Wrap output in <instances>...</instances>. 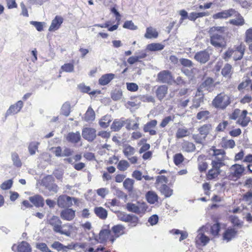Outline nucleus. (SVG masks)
<instances>
[{"label": "nucleus", "instance_id": "1", "mask_svg": "<svg viewBox=\"0 0 252 252\" xmlns=\"http://www.w3.org/2000/svg\"><path fill=\"white\" fill-rule=\"evenodd\" d=\"M212 168L209 170L208 178L210 180L213 179L218 177L221 172L220 168L225 165V152L222 149H212Z\"/></svg>", "mask_w": 252, "mask_h": 252}, {"label": "nucleus", "instance_id": "2", "mask_svg": "<svg viewBox=\"0 0 252 252\" xmlns=\"http://www.w3.org/2000/svg\"><path fill=\"white\" fill-rule=\"evenodd\" d=\"M227 29L225 27H213L209 31L211 44L216 48H222L226 45V40L223 33Z\"/></svg>", "mask_w": 252, "mask_h": 252}, {"label": "nucleus", "instance_id": "3", "mask_svg": "<svg viewBox=\"0 0 252 252\" xmlns=\"http://www.w3.org/2000/svg\"><path fill=\"white\" fill-rule=\"evenodd\" d=\"M48 223L52 227L53 231L57 233L70 236L71 235L70 229L72 226L68 223L62 224V221L59 217L53 216L47 220Z\"/></svg>", "mask_w": 252, "mask_h": 252}, {"label": "nucleus", "instance_id": "4", "mask_svg": "<svg viewBox=\"0 0 252 252\" xmlns=\"http://www.w3.org/2000/svg\"><path fill=\"white\" fill-rule=\"evenodd\" d=\"M209 231V227L208 225H203L200 227L197 231V235L195 238L196 244L202 246H206L211 240L210 237L205 234V233H208Z\"/></svg>", "mask_w": 252, "mask_h": 252}, {"label": "nucleus", "instance_id": "5", "mask_svg": "<svg viewBox=\"0 0 252 252\" xmlns=\"http://www.w3.org/2000/svg\"><path fill=\"white\" fill-rule=\"evenodd\" d=\"M117 217L119 220L128 223L129 227H135L138 223L139 219L138 217L133 214H128L124 212H119Z\"/></svg>", "mask_w": 252, "mask_h": 252}, {"label": "nucleus", "instance_id": "6", "mask_svg": "<svg viewBox=\"0 0 252 252\" xmlns=\"http://www.w3.org/2000/svg\"><path fill=\"white\" fill-rule=\"evenodd\" d=\"M230 103L229 96L224 93L218 94L212 101V104L214 107L221 109H225Z\"/></svg>", "mask_w": 252, "mask_h": 252}, {"label": "nucleus", "instance_id": "7", "mask_svg": "<svg viewBox=\"0 0 252 252\" xmlns=\"http://www.w3.org/2000/svg\"><path fill=\"white\" fill-rule=\"evenodd\" d=\"M73 201L76 204L78 202V199L66 195H62L59 196L57 204L60 208H68L73 205Z\"/></svg>", "mask_w": 252, "mask_h": 252}, {"label": "nucleus", "instance_id": "8", "mask_svg": "<svg viewBox=\"0 0 252 252\" xmlns=\"http://www.w3.org/2000/svg\"><path fill=\"white\" fill-rule=\"evenodd\" d=\"M213 80L211 78H207L198 87L197 91L198 95H204L205 94L213 90Z\"/></svg>", "mask_w": 252, "mask_h": 252}, {"label": "nucleus", "instance_id": "9", "mask_svg": "<svg viewBox=\"0 0 252 252\" xmlns=\"http://www.w3.org/2000/svg\"><path fill=\"white\" fill-rule=\"evenodd\" d=\"M229 170V177L232 179H237L242 175L245 167L242 165L235 164L231 166Z\"/></svg>", "mask_w": 252, "mask_h": 252}, {"label": "nucleus", "instance_id": "10", "mask_svg": "<svg viewBox=\"0 0 252 252\" xmlns=\"http://www.w3.org/2000/svg\"><path fill=\"white\" fill-rule=\"evenodd\" d=\"M237 235V230L233 227L227 228L222 234V239L228 243L234 239Z\"/></svg>", "mask_w": 252, "mask_h": 252}, {"label": "nucleus", "instance_id": "11", "mask_svg": "<svg viewBox=\"0 0 252 252\" xmlns=\"http://www.w3.org/2000/svg\"><path fill=\"white\" fill-rule=\"evenodd\" d=\"M125 226L122 224H118L112 227L111 231L114 235L110 236V241L113 243L116 239L124 234Z\"/></svg>", "mask_w": 252, "mask_h": 252}, {"label": "nucleus", "instance_id": "12", "mask_svg": "<svg viewBox=\"0 0 252 252\" xmlns=\"http://www.w3.org/2000/svg\"><path fill=\"white\" fill-rule=\"evenodd\" d=\"M157 79L158 81L162 83L171 84L173 77L169 71L163 70L158 73Z\"/></svg>", "mask_w": 252, "mask_h": 252}, {"label": "nucleus", "instance_id": "13", "mask_svg": "<svg viewBox=\"0 0 252 252\" xmlns=\"http://www.w3.org/2000/svg\"><path fill=\"white\" fill-rule=\"evenodd\" d=\"M232 49L233 51L232 58L234 61L241 60L244 54L245 46L243 44H240L237 46H234Z\"/></svg>", "mask_w": 252, "mask_h": 252}, {"label": "nucleus", "instance_id": "14", "mask_svg": "<svg viewBox=\"0 0 252 252\" xmlns=\"http://www.w3.org/2000/svg\"><path fill=\"white\" fill-rule=\"evenodd\" d=\"M23 106V102L19 100L16 103L11 105L5 113V117L16 114L19 112Z\"/></svg>", "mask_w": 252, "mask_h": 252}, {"label": "nucleus", "instance_id": "15", "mask_svg": "<svg viewBox=\"0 0 252 252\" xmlns=\"http://www.w3.org/2000/svg\"><path fill=\"white\" fill-rule=\"evenodd\" d=\"M82 135L84 139L91 142L96 137V130L93 128L86 127L83 128Z\"/></svg>", "mask_w": 252, "mask_h": 252}, {"label": "nucleus", "instance_id": "16", "mask_svg": "<svg viewBox=\"0 0 252 252\" xmlns=\"http://www.w3.org/2000/svg\"><path fill=\"white\" fill-rule=\"evenodd\" d=\"M158 122L156 120H153L148 122L144 125L143 130L145 132H149L151 135L157 134V131L155 128L157 125Z\"/></svg>", "mask_w": 252, "mask_h": 252}, {"label": "nucleus", "instance_id": "17", "mask_svg": "<svg viewBox=\"0 0 252 252\" xmlns=\"http://www.w3.org/2000/svg\"><path fill=\"white\" fill-rule=\"evenodd\" d=\"M238 14L237 12L233 9H230L224 10L221 12L217 13L213 16V18L215 19H226L228 17L233 16L234 14Z\"/></svg>", "mask_w": 252, "mask_h": 252}, {"label": "nucleus", "instance_id": "18", "mask_svg": "<svg viewBox=\"0 0 252 252\" xmlns=\"http://www.w3.org/2000/svg\"><path fill=\"white\" fill-rule=\"evenodd\" d=\"M194 59L201 63H205L209 61L210 54L206 50L201 51L195 54Z\"/></svg>", "mask_w": 252, "mask_h": 252}, {"label": "nucleus", "instance_id": "19", "mask_svg": "<svg viewBox=\"0 0 252 252\" xmlns=\"http://www.w3.org/2000/svg\"><path fill=\"white\" fill-rule=\"evenodd\" d=\"M60 216L62 219L70 221L72 220L75 216V211L73 210L72 209H65L61 211Z\"/></svg>", "mask_w": 252, "mask_h": 252}, {"label": "nucleus", "instance_id": "20", "mask_svg": "<svg viewBox=\"0 0 252 252\" xmlns=\"http://www.w3.org/2000/svg\"><path fill=\"white\" fill-rule=\"evenodd\" d=\"M110 235H112L111 230L103 229L100 230L99 233L98 239L95 238V240L100 243H103L106 242L108 239L110 240Z\"/></svg>", "mask_w": 252, "mask_h": 252}, {"label": "nucleus", "instance_id": "21", "mask_svg": "<svg viewBox=\"0 0 252 252\" xmlns=\"http://www.w3.org/2000/svg\"><path fill=\"white\" fill-rule=\"evenodd\" d=\"M63 21L61 16H56L52 20L51 24L49 28V31H55L58 30Z\"/></svg>", "mask_w": 252, "mask_h": 252}, {"label": "nucleus", "instance_id": "22", "mask_svg": "<svg viewBox=\"0 0 252 252\" xmlns=\"http://www.w3.org/2000/svg\"><path fill=\"white\" fill-rule=\"evenodd\" d=\"M136 214L142 216L148 211L149 207L145 202L137 201Z\"/></svg>", "mask_w": 252, "mask_h": 252}, {"label": "nucleus", "instance_id": "23", "mask_svg": "<svg viewBox=\"0 0 252 252\" xmlns=\"http://www.w3.org/2000/svg\"><path fill=\"white\" fill-rule=\"evenodd\" d=\"M80 139L81 135L79 131L69 132L66 136V140L72 143H77Z\"/></svg>", "mask_w": 252, "mask_h": 252}, {"label": "nucleus", "instance_id": "24", "mask_svg": "<svg viewBox=\"0 0 252 252\" xmlns=\"http://www.w3.org/2000/svg\"><path fill=\"white\" fill-rule=\"evenodd\" d=\"M115 77V74L113 73H107L103 75L98 80L99 84L104 86L108 84Z\"/></svg>", "mask_w": 252, "mask_h": 252}, {"label": "nucleus", "instance_id": "25", "mask_svg": "<svg viewBox=\"0 0 252 252\" xmlns=\"http://www.w3.org/2000/svg\"><path fill=\"white\" fill-rule=\"evenodd\" d=\"M29 200L36 207H43L44 205L43 198L39 195L30 197Z\"/></svg>", "mask_w": 252, "mask_h": 252}, {"label": "nucleus", "instance_id": "26", "mask_svg": "<svg viewBox=\"0 0 252 252\" xmlns=\"http://www.w3.org/2000/svg\"><path fill=\"white\" fill-rule=\"evenodd\" d=\"M94 212L96 216L101 220H105L107 217V210L102 207H95Z\"/></svg>", "mask_w": 252, "mask_h": 252}, {"label": "nucleus", "instance_id": "27", "mask_svg": "<svg viewBox=\"0 0 252 252\" xmlns=\"http://www.w3.org/2000/svg\"><path fill=\"white\" fill-rule=\"evenodd\" d=\"M125 124L124 119L115 120L111 126V129L114 131H118Z\"/></svg>", "mask_w": 252, "mask_h": 252}, {"label": "nucleus", "instance_id": "28", "mask_svg": "<svg viewBox=\"0 0 252 252\" xmlns=\"http://www.w3.org/2000/svg\"><path fill=\"white\" fill-rule=\"evenodd\" d=\"M168 87L166 85L159 86L156 90V95L160 100H162L167 93Z\"/></svg>", "mask_w": 252, "mask_h": 252}, {"label": "nucleus", "instance_id": "29", "mask_svg": "<svg viewBox=\"0 0 252 252\" xmlns=\"http://www.w3.org/2000/svg\"><path fill=\"white\" fill-rule=\"evenodd\" d=\"M238 14H234L233 16L236 17L235 19H231L229 21V23L233 25L237 26H241L245 24V20L243 17L238 13Z\"/></svg>", "mask_w": 252, "mask_h": 252}, {"label": "nucleus", "instance_id": "30", "mask_svg": "<svg viewBox=\"0 0 252 252\" xmlns=\"http://www.w3.org/2000/svg\"><path fill=\"white\" fill-rule=\"evenodd\" d=\"M159 190L165 197H170L173 194V189H170L166 184L162 185L159 188Z\"/></svg>", "mask_w": 252, "mask_h": 252}, {"label": "nucleus", "instance_id": "31", "mask_svg": "<svg viewBox=\"0 0 252 252\" xmlns=\"http://www.w3.org/2000/svg\"><path fill=\"white\" fill-rule=\"evenodd\" d=\"M146 198L147 201L151 204H155L158 200V196L157 193L153 191H149L146 194Z\"/></svg>", "mask_w": 252, "mask_h": 252}, {"label": "nucleus", "instance_id": "32", "mask_svg": "<svg viewBox=\"0 0 252 252\" xmlns=\"http://www.w3.org/2000/svg\"><path fill=\"white\" fill-rule=\"evenodd\" d=\"M164 48V45L159 43H153L149 44L146 47V49L150 51H161Z\"/></svg>", "mask_w": 252, "mask_h": 252}, {"label": "nucleus", "instance_id": "33", "mask_svg": "<svg viewBox=\"0 0 252 252\" xmlns=\"http://www.w3.org/2000/svg\"><path fill=\"white\" fill-rule=\"evenodd\" d=\"M182 147L183 151L188 153L193 152L195 150V145L191 142L187 141H184L182 143Z\"/></svg>", "mask_w": 252, "mask_h": 252}, {"label": "nucleus", "instance_id": "34", "mask_svg": "<svg viewBox=\"0 0 252 252\" xmlns=\"http://www.w3.org/2000/svg\"><path fill=\"white\" fill-rule=\"evenodd\" d=\"M158 36V32L156 30L150 27L146 29V32L144 35V37L148 39L156 38Z\"/></svg>", "mask_w": 252, "mask_h": 252}, {"label": "nucleus", "instance_id": "35", "mask_svg": "<svg viewBox=\"0 0 252 252\" xmlns=\"http://www.w3.org/2000/svg\"><path fill=\"white\" fill-rule=\"evenodd\" d=\"M233 73L232 66L229 63H226L221 70V74L225 77H230Z\"/></svg>", "mask_w": 252, "mask_h": 252}, {"label": "nucleus", "instance_id": "36", "mask_svg": "<svg viewBox=\"0 0 252 252\" xmlns=\"http://www.w3.org/2000/svg\"><path fill=\"white\" fill-rule=\"evenodd\" d=\"M95 113L93 108L90 106L86 111L84 119L86 122L93 121L95 119Z\"/></svg>", "mask_w": 252, "mask_h": 252}, {"label": "nucleus", "instance_id": "37", "mask_svg": "<svg viewBox=\"0 0 252 252\" xmlns=\"http://www.w3.org/2000/svg\"><path fill=\"white\" fill-rule=\"evenodd\" d=\"M112 121L111 115H106L102 117L99 120V124L103 128L107 127Z\"/></svg>", "mask_w": 252, "mask_h": 252}, {"label": "nucleus", "instance_id": "38", "mask_svg": "<svg viewBox=\"0 0 252 252\" xmlns=\"http://www.w3.org/2000/svg\"><path fill=\"white\" fill-rule=\"evenodd\" d=\"M211 128V125L210 124L204 125L198 128L199 134L203 136L204 138H206L207 135L210 132Z\"/></svg>", "mask_w": 252, "mask_h": 252}, {"label": "nucleus", "instance_id": "39", "mask_svg": "<svg viewBox=\"0 0 252 252\" xmlns=\"http://www.w3.org/2000/svg\"><path fill=\"white\" fill-rule=\"evenodd\" d=\"M18 252H31V248L27 242H22L17 246Z\"/></svg>", "mask_w": 252, "mask_h": 252}, {"label": "nucleus", "instance_id": "40", "mask_svg": "<svg viewBox=\"0 0 252 252\" xmlns=\"http://www.w3.org/2000/svg\"><path fill=\"white\" fill-rule=\"evenodd\" d=\"M200 93H198V91L196 93V97L193 98L192 100V105L191 106V108H197L200 106V103L203 101V96L204 95H198Z\"/></svg>", "mask_w": 252, "mask_h": 252}, {"label": "nucleus", "instance_id": "41", "mask_svg": "<svg viewBox=\"0 0 252 252\" xmlns=\"http://www.w3.org/2000/svg\"><path fill=\"white\" fill-rule=\"evenodd\" d=\"M135 153V149L133 147L129 145H126L124 147L123 149V153L124 155L128 158L130 156H132Z\"/></svg>", "mask_w": 252, "mask_h": 252}, {"label": "nucleus", "instance_id": "42", "mask_svg": "<svg viewBox=\"0 0 252 252\" xmlns=\"http://www.w3.org/2000/svg\"><path fill=\"white\" fill-rule=\"evenodd\" d=\"M209 229L210 233L213 236H218L220 229V224L218 222L215 223L210 227Z\"/></svg>", "mask_w": 252, "mask_h": 252}, {"label": "nucleus", "instance_id": "43", "mask_svg": "<svg viewBox=\"0 0 252 252\" xmlns=\"http://www.w3.org/2000/svg\"><path fill=\"white\" fill-rule=\"evenodd\" d=\"M134 183V181L133 180L127 178L124 181L123 186L129 192H131L133 190Z\"/></svg>", "mask_w": 252, "mask_h": 252}, {"label": "nucleus", "instance_id": "44", "mask_svg": "<svg viewBox=\"0 0 252 252\" xmlns=\"http://www.w3.org/2000/svg\"><path fill=\"white\" fill-rule=\"evenodd\" d=\"M11 159L14 166L17 167H21L22 162L17 153H12L11 154Z\"/></svg>", "mask_w": 252, "mask_h": 252}, {"label": "nucleus", "instance_id": "45", "mask_svg": "<svg viewBox=\"0 0 252 252\" xmlns=\"http://www.w3.org/2000/svg\"><path fill=\"white\" fill-rule=\"evenodd\" d=\"M130 166L128 162L126 160H120L118 165L117 168L122 171H125Z\"/></svg>", "mask_w": 252, "mask_h": 252}, {"label": "nucleus", "instance_id": "46", "mask_svg": "<svg viewBox=\"0 0 252 252\" xmlns=\"http://www.w3.org/2000/svg\"><path fill=\"white\" fill-rule=\"evenodd\" d=\"M70 113V105L69 102H65L62 106L61 108V113L65 116H68Z\"/></svg>", "mask_w": 252, "mask_h": 252}, {"label": "nucleus", "instance_id": "47", "mask_svg": "<svg viewBox=\"0 0 252 252\" xmlns=\"http://www.w3.org/2000/svg\"><path fill=\"white\" fill-rule=\"evenodd\" d=\"M39 144V142H32L29 144L28 149L30 154L31 155H33L35 154L36 151L38 149V146Z\"/></svg>", "mask_w": 252, "mask_h": 252}, {"label": "nucleus", "instance_id": "48", "mask_svg": "<svg viewBox=\"0 0 252 252\" xmlns=\"http://www.w3.org/2000/svg\"><path fill=\"white\" fill-rule=\"evenodd\" d=\"M222 147L224 148H233L235 143L233 140H223L221 143Z\"/></svg>", "mask_w": 252, "mask_h": 252}, {"label": "nucleus", "instance_id": "49", "mask_svg": "<svg viewBox=\"0 0 252 252\" xmlns=\"http://www.w3.org/2000/svg\"><path fill=\"white\" fill-rule=\"evenodd\" d=\"M189 132L186 128H179L178 129L176 133V136L177 138H181L189 135Z\"/></svg>", "mask_w": 252, "mask_h": 252}, {"label": "nucleus", "instance_id": "50", "mask_svg": "<svg viewBox=\"0 0 252 252\" xmlns=\"http://www.w3.org/2000/svg\"><path fill=\"white\" fill-rule=\"evenodd\" d=\"M174 116H169L165 117L159 125L161 127H165L170 122L174 121Z\"/></svg>", "mask_w": 252, "mask_h": 252}, {"label": "nucleus", "instance_id": "51", "mask_svg": "<svg viewBox=\"0 0 252 252\" xmlns=\"http://www.w3.org/2000/svg\"><path fill=\"white\" fill-rule=\"evenodd\" d=\"M78 87L80 91L83 93H88L89 94L91 95H94L96 93V91H95L90 92V87L89 86H85L84 84H80Z\"/></svg>", "mask_w": 252, "mask_h": 252}, {"label": "nucleus", "instance_id": "52", "mask_svg": "<svg viewBox=\"0 0 252 252\" xmlns=\"http://www.w3.org/2000/svg\"><path fill=\"white\" fill-rule=\"evenodd\" d=\"M126 209L128 212H132L136 214L137 211V203H133L128 202L126 204Z\"/></svg>", "mask_w": 252, "mask_h": 252}, {"label": "nucleus", "instance_id": "53", "mask_svg": "<svg viewBox=\"0 0 252 252\" xmlns=\"http://www.w3.org/2000/svg\"><path fill=\"white\" fill-rule=\"evenodd\" d=\"M184 159V158L181 153L175 154L174 156V162L176 165L181 164L183 161Z\"/></svg>", "mask_w": 252, "mask_h": 252}, {"label": "nucleus", "instance_id": "54", "mask_svg": "<svg viewBox=\"0 0 252 252\" xmlns=\"http://www.w3.org/2000/svg\"><path fill=\"white\" fill-rule=\"evenodd\" d=\"M123 28L131 30H135L137 29V27L134 25L132 21H126L123 25Z\"/></svg>", "mask_w": 252, "mask_h": 252}, {"label": "nucleus", "instance_id": "55", "mask_svg": "<svg viewBox=\"0 0 252 252\" xmlns=\"http://www.w3.org/2000/svg\"><path fill=\"white\" fill-rule=\"evenodd\" d=\"M61 69L63 71L66 72H71L74 70V65L72 63H68L62 65Z\"/></svg>", "mask_w": 252, "mask_h": 252}, {"label": "nucleus", "instance_id": "56", "mask_svg": "<svg viewBox=\"0 0 252 252\" xmlns=\"http://www.w3.org/2000/svg\"><path fill=\"white\" fill-rule=\"evenodd\" d=\"M245 41L247 43L252 42V28L248 29L245 32Z\"/></svg>", "mask_w": 252, "mask_h": 252}, {"label": "nucleus", "instance_id": "57", "mask_svg": "<svg viewBox=\"0 0 252 252\" xmlns=\"http://www.w3.org/2000/svg\"><path fill=\"white\" fill-rule=\"evenodd\" d=\"M13 184V181L11 179L8 180L0 185V188L3 190L9 189Z\"/></svg>", "mask_w": 252, "mask_h": 252}, {"label": "nucleus", "instance_id": "58", "mask_svg": "<svg viewBox=\"0 0 252 252\" xmlns=\"http://www.w3.org/2000/svg\"><path fill=\"white\" fill-rule=\"evenodd\" d=\"M122 92L121 90H115L112 94L111 97L114 100H118L122 98Z\"/></svg>", "mask_w": 252, "mask_h": 252}, {"label": "nucleus", "instance_id": "59", "mask_svg": "<svg viewBox=\"0 0 252 252\" xmlns=\"http://www.w3.org/2000/svg\"><path fill=\"white\" fill-rule=\"evenodd\" d=\"M51 246L52 248L56 249L58 251L63 250L64 249L68 248L67 247L63 246L62 243L57 241L54 242Z\"/></svg>", "mask_w": 252, "mask_h": 252}, {"label": "nucleus", "instance_id": "60", "mask_svg": "<svg viewBox=\"0 0 252 252\" xmlns=\"http://www.w3.org/2000/svg\"><path fill=\"white\" fill-rule=\"evenodd\" d=\"M230 221L234 226L238 227H241L242 226V222H241L238 218L235 216H232L230 217Z\"/></svg>", "mask_w": 252, "mask_h": 252}, {"label": "nucleus", "instance_id": "61", "mask_svg": "<svg viewBox=\"0 0 252 252\" xmlns=\"http://www.w3.org/2000/svg\"><path fill=\"white\" fill-rule=\"evenodd\" d=\"M243 200L246 202L251 203L252 200V190H251L243 195Z\"/></svg>", "mask_w": 252, "mask_h": 252}, {"label": "nucleus", "instance_id": "62", "mask_svg": "<svg viewBox=\"0 0 252 252\" xmlns=\"http://www.w3.org/2000/svg\"><path fill=\"white\" fill-rule=\"evenodd\" d=\"M97 194L102 198H104L105 196L108 194L109 190L106 188H100L96 190Z\"/></svg>", "mask_w": 252, "mask_h": 252}, {"label": "nucleus", "instance_id": "63", "mask_svg": "<svg viewBox=\"0 0 252 252\" xmlns=\"http://www.w3.org/2000/svg\"><path fill=\"white\" fill-rule=\"evenodd\" d=\"M127 89L131 92L136 91L138 89V85L134 83H126Z\"/></svg>", "mask_w": 252, "mask_h": 252}, {"label": "nucleus", "instance_id": "64", "mask_svg": "<svg viewBox=\"0 0 252 252\" xmlns=\"http://www.w3.org/2000/svg\"><path fill=\"white\" fill-rule=\"evenodd\" d=\"M244 8H248L252 4V0H235Z\"/></svg>", "mask_w": 252, "mask_h": 252}]
</instances>
